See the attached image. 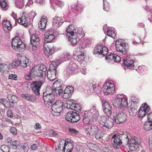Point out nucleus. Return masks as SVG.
Returning a JSON list of instances; mask_svg holds the SVG:
<instances>
[{
    "label": "nucleus",
    "instance_id": "1",
    "mask_svg": "<svg viewBox=\"0 0 152 152\" xmlns=\"http://www.w3.org/2000/svg\"><path fill=\"white\" fill-rule=\"evenodd\" d=\"M99 120L100 125L105 130H108L113 125V119L109 117L107 118L105 116H102Z\"/></svg>",
    "mask_w": 152,
    "mask_h": 152
},
{
    "label": "nucleus",
    "instance_id": "2",
    "mask_svg": "<svg viewBox=\"0 0 152 152\" xmlns=\"http://www.w3.org/2000/svg\"><path fill=\"white\" fill-rule=\"evenodd\" d=\"M12 47L15 50L19 52L24 51L25 49V45L18 37H16L12 39L11 42Z\"/></svg>",
    "mask_w": 152,
    "mask_h": 152
},
{
    "label": "nucleus",
    "instance_id": "3",
    "mask_svg": "<svg viewBox=\"0 0 152 152\" xmlns=\"http://www.w3.org/2000/svg\"><path fill=\"white\" fill-rule=\"evenodd\" d=\"M113 121L118 124L124 123L127 120L126 115L122 112L113 113Z\"/></svg>",
    "mask_w": 152,
    "mask_h": 152
},
{
    "label": "nucleus",
    "instance_id": "4",
    "mask_svg": "<svg viewBox=\"0 0 152 152\" xmlns=\"http://www.w3.org/2000/svg\"><path fill=\"white\" fill-rule=\"evenodd\" d=\"M63 103L60 100L54 102L51 106L52 113L54 116H58L62 110Z\"/></svg>",
    "mask_w": 152,
    "mask_h": 152
},
{
    "label": "nucleus",
    "instance_id": "5",
    "mask_svg": "<svg viewBox=\"0 0 152 152\" xmlns=\"http://www.w3.org/2000/svg\"><path fill=\"white\" fill-rule=\"evenodd\" d=\"M44 82L45 81L43 79L42 80L33 81L31 83V87L32 91L36 95H39L41 87Z\"/></svg>",
    "mask_w": 152,
    "mask_h": 152
},
{
    "label": "nucleus",
    "instance_id": "6",
    "mask_svg": "<svg viewBox=\"0 0 152 152\" xmlns=\"http://www.w3.org/2000/svg\"><path fill=\"white\" fill-rule=\"evenodd\" d=\"M61 82L58 80L56 81L53 84L52 86L53 94L56 96H59L63 91V89L65 88V86L61 84Z\"/></svg>",
    "mask_w": 152,
    "mask_h": 152
},
{
    "label": "nucleus",
    "instance_id": "7",
    "mask_svg": "<svg viewBox=\"0 0 152 152\" xmlns=\"http://www.w3.org/2000/svg\"><path fill=\"white\" fill-rule=\"evenodd\" d=\"M65 118L67 121L74 123L79 121L80 118L79 115L77 113L72 111L68 112L66 114Z\"/></svg>",
    "mask_w": 152,
    "mask_h": 152
},
{
    "label": "nucleus",
    "instance_id": "8",
    "mask_svg": "<svg viewBox=\"0 0 152 152\" xmlns=\"http://www.w3.org/2000/svg\"><path fill=\"white\" fill-rule=\"evenodd\" d=\"M84 49L82 47H79L77 48L74 52L73 58L79 61H83L85 58L84 55Z\"/></svg>",
    "mask_w": 152,
    "mask_h": 152
},
{
    "label": "nucleus",
    "instance_id": "9",
    "mask_svg": "<svg viewBox=\"0 0 152 152\" xmlns=\"http://www.w3.org/2000/svg\"><path fill=\"white\" fill-rule=\"evenodd\" d=\"M113 105L118 108L126 107L128 106L127 99L125 98H118L115 99L113 104Z\"/></svg>",
    "mask_w": 152,
    "mask_h": 152
},
{
    "label": "nucleus",
    "instance_id": "10",
    "mask_svg": "<svg viewBox=\"0 0 152 152\" xmlns=\"http://www.w3.org/2000/svg\"><path fill=\"white\" fill-rule=\"evenodd\" d=\"M120 41L117 40L115 42L116 50L123 54H125L128 50L127 48L128 45L126 43H122Z\"/></svg>",
    "mask_w": 152,
    "mask_h": 152
},
{
    "label": "nucleus",
    "instance_id": "11",
    "mask_svg": "<svg viewBox=\"0 0 152 152\" xmlns=\"http://www.w3.org/2000/svg\"><path fill=\"white\" fill-rule=\"evenodd\" d=\"M115 87L113 84L107 82L104 85L103 91L105 95L113 93L115 91Z\"/></svg>",
    "mask_w": 152,
    "mask_h": 152
},
{
    "label": "nucleus",
    "instance_id": "12",
    "mask_svg": "<svg viewBox=\"0 0 152 152\" xmlns=\"http://www.w3.org/2000/svg\"><path fill=\"white\" fill-rule=\"evenodd\" d=\"M150 109L149 106H148L146 103L142 104L139 110L138 113L139 117L141 118L146 114H149L150 113L149 111Z\"/></svg>",
    "mask_w": 152,
    "mask_h": 152
},
{
    "label": "nucleus",
    "instance_id": "13",
    "mask_svg": "<svg viewBox=\"0 0 152 152\" xmlns=\"http://www.w3.org/2000/svg\"><path fill=\"white\" fill-rule=\"evenodd\" d=\"M44 51L46 55L49 56L51 55L55 52L56 48L52 44H49L48 45H45L43 46Z\"/></svg>",
    "mask_w": 152,
    "mask_h": 152
},
{
    "label": "nucleus",
    "instance_id": "14",
    "mask_svg": "<svg viewBox=\"0 0 152 152\" xmlns=\"http://www.w3.org/2000/svg\"><path fill=\"white\" fill-rule=\"evenodd\" d=\"M108 51V49L107 47H103L102 46L99 45L95 47L94 53V54H101L103 57L107 55Z\"/></svg>",
    "mask_w": 152,
    "mask_h": 152
},
{
    "label": "nucleus",
    "instance_id": "15",
    "mask_svg": "<svg viewBox=\"0 0 152 152\" xmlns=\"http://www.w3.org/2000/svg\"><path fill=\"white\" fill-rule=\"evenodd\" d=\"M102 109L105 113L109 117L112 114V108L109 103L105 100L102 101Z\"/></svg>",
    "mask_w": 152,
    "mask_h": 152
},
{
    "label": "nucleus",
    "instance_id": "16",
    "mask_svg": "<svg viewBox=\"0 0 152 152\" xmlns=\"http://www.w3.org/2000/svg\"><path fill=\"white\" fill-rule=\"evenodd\" d=\"M106 59L108 62L112 63L113 62H119L121 60V58L116 54L111 53L106 57Z\"/></svg>",
    "mask_w": 152,
    "mask_h": 152
},
{
    "label": "nucleus",
    "instance_id": "17",
    "mask_svg": "<svg viewBox=\"0 0 152 152\" xmlns=\"http://www.w3.org/2000/svg\"><path fill=\"white\" fill-rule=\"evenodd\" d=\"M43 99L44 101V104L47 107H50L53 104L55 99V96L53 94L50 96L43 97Z\"/></svg>",
    "mask_w": 152,
    "mask_h": 152
},
{
    "label": "nucleus",
    "instance_id": "18",
    "mask_svg": "<svg viewBox=\"0 0 152 152\" xmlns=\"http://www.w3.org/2000/svg\"><path fill=\"white\" fill-rule=\"evenodd\" d=\"M53 33V31L52 30L48 31L45 33L44 43L50 42L54 39L55 36Z\"/></svg>",
    "mask_w": 152,
    "mask_h": 152
},
{
    "label": "nucleus",
    "instance_id": "19",
    "mask_svg": "<svg viewBox=\"0 0 152 152\" xmlns=\"http://www.w3.org/2000/svg\"><path fill=\"white\" fill-rule=\"evenodd\" d=\"M29 21L28 15L25 13H23L21 16L18 19L19 23L25 27L27 26Z\"/></svg>",
    "mask_w": 152,
    "mask_h": 152
},
{
    "label": "nucleus",
    "instance_id": "20",
    "mask_svg": "<svg viewBox=\"0 0 152 152\" xmlns=\"http://www.w3.org/2000/svg\"><path fill=\"white\" fill-rule=\"evenodd\" d=\"M111 140L112 141H113V144L114 146L117 149L122 144V142L118 135H113L111 138Z\"/></svg>",
    "mask_w": 152,
    "mask_h": 152
},
{
    "label": "nucleus",
    "instance_id": "21",
    "mask_svg": "<svg viewBox=\"0 0 152 152\" xmlns=\"http://www.w3.org/2000/svg\"><path fill=\"white\" fill-rule=\"evenodd\" d=\"M40 39L38 35L33 34L31 36L30 39V42L32 45L33 49H35L39 44Z\"/></svg>",
    "mask_w": 152,
    "mask_h": 152
},
{
    "label": "nucleus",
    "instance_id": "22",
    "mask_svg": "<svg viewBox=\"0 0 152 152\" xmlns=\"http://www.w3.org/2000/svg\"><path fill=\"white\" fill-rule=\"evenodd\" d=\"M99 130L97 126L93 125L89 126L86 129V132L89 135L93 136V135Z\"/></svg>",
    "mask_w": 152,
    "mask_h": 152
},
{
    "label": "nucleus",
    "instance_id": "23",
    "mask_svg": "<svg viewBox=\"0 0 152 152\" xmlns=\"http://www.w3.org/2000/svg\"><path fill=\"white\" fill-rule=\"evenodd\" d=\"M74 91V88L72 86H69L66 87L64 89L63 97L64 99L69 98L71 96V94Z\"/></svg>",
    "mask_w": 152,
    "mask_h": 152
},
{
    "label": "nucleus",
    "instance_id": "24",
    "mask_svg": "<svg viewBox=\"0 0 152 152\" xmlns=\"http://www.w3.org/2000/svg\"><path fill=\"white\" fill-rule=\"evenodd\" d=\"M124 64L128 68L132 69L134 66V61L130 57H127L123 60Z\"/></svg>",
    "mask_w": 152,
    "mask_h": 152
},
{
    "label": "nucleus",
    "instance_id": "25",
    "mask_svg": "<svg viewBox=\"0 0 152 152\" xmlns=\"http://www.w3.org/2000/svg\"><path fill=\"white\" fill-rule=\"evenodd\" d=\"M129 142V148L130 150L133 151L139 150L138 144L135 139H132Z\"/></svg>",
    "mask_w": 152,
    "mask_h": 152
},
{
    "label": "nucleus",
    "instance_id": "26",
    "mask_svg": "<svg viewBox=\"0 0 152 152\" xmlns=\"http://www.w3.org/2000/svg\"><path fill=\"white\" fill-rule=\"evenodd\" d=\"M22 97L27 101L31 102H35L37 100L36 97L32 94H23L21 95Z\"/></svg>",
    "mask_w": 152,
    "mask_h": 152
},
{
    "label": "nucleus",
    "instance_id": "27",
    "mask_svg": "<svg viewBox=\"0 0 152 152\" xmlns=\"http://www.w3.org/2000/svg\"><path fill=\"white\" fill-rule=\"evenodd\" d=\"M66 36H69L71 35L76 34L78 32L74 25H70L69 26L66 28Z\"/></svg>",
    "mask_w": 152,
    "mask_h": 152
},
{
    "label": "nucleus",
    "instance_id": "28",
    "mask_svg": "<svg viewBox=\"0 0 152 152\" xmlns=\"http://www.w3.org/2000/svg\"><path fill=\"white\" fill-rule=\"evenodd\" d=\"M64 144L66 148L65 149L66 152H71L74 147L72 140L67 139L65 140Z\"/></svg>",
    "mask_w": 152,
    "mask_h": 152
},
{
    "label": "nucleus",
    "instance_id": "29",
    "mask_svg": "<svg viewBox=\"0 0 152 152\" xmlns=\"http://www.w3.org/2000/svg\"><path fill=\"white\" fill-rule=\"evenodd\" d=\"M29 75H31L32 78H34L37 76L42 77L41 74L39 72L38 66H35L32 68L29 72Z\"/></svg>",
    "mask_w": 152,
    "mask_h": 152
},
{
    "label": "nucleus",
    "instance_id": "30",
    "mask_svg": "<svg viewBox=\"0 0 152 152\" xmlns=\"http://www.w3.org/2000/svg\"><path fill=\"white\" fill-rule=\"evenodd\" d=\"M62 18L58 16H55L53 18V25L56 27H60L63 23Z\"/></svg>",
    "mask_w": 152,
    "mask_h": 152
},
{
    "label": "nucleus",
    "instance_id": "31",
    "mask_svg": "<svg viewBox=\"0 0 152 152\" xmlns=\"http://www.w3.org/2000/svg\"><path fill=\"white\" fill-rule=\"evenodd\" d=\"M57 75L56 71L50 70L47 72V77L50 81H53L57 78Z\"/></svg>",
    "mask_w": 152,
    "mask_h": 152
},
{
    "label": "nucleus",
    "instance_id": "32",
    "mask_svg": "<svg viewBox=\"0 0 152 152\" xmlns=\"http://www.w3.org/2000/svg\"><path fill=\"white\" fill-rule=\"evenodd\" d=\"M47 22V17L45 16H43L38 24L39 28L41 29H45V28Z\"/></svg>",
    "mask_w": 152,
    "mask_h": 152
},
{
    "label": "nucleus",
    "instance_id": "33",
    "mask_svg": "<svg viewBox=\"0 0 152 152\" xmlns=\"http://www.w3.org/2000/svg\"><path fill=\"white\" fill-rule=\"evenodd\" d=\"M69 67L70 70L75 74L77 73L79 71L78 66L73 61L70 62Z\"/></svg>",
    "mask_w": 152,
    "mask_h": 152
},
{
    "label": "nucleus",
    "instance_id": "34",
    "mask_svg": "<svg viewBox=\"0 0 152 152\" xmlns=\"http://www.w3.org/2000/svg\"><path fill=\"white\" fill-rule=\"evenodd\" d=\"M90 86L92 87L94 92L96 94H99L101 92V88L98 84H96L93 82L90 84Z\"/></svg>",
    "mask_w": 152,
    "mask_h": 152
},
{
    "label": "nucleus",
    "instance_id": "35",
    "mask_svg": "<svg viewBox=\"0 0 152 152\" xmlns=\"http://www.w3.org/2000/svg\"><path fill=\"white\" fill-rule=\"evenodd\" d=\"M38 69L39 73L41 74L42 77L44 78L45 77L46 73V66L44 65H42L39 67L38 66Z\"/></svg>",
    "mask_w": 152,
    "mask_h": 152
},
{
    "label": "nucleus",
    "instance_id": "36",
    "mask_svg": "<svg viewBox=\"0 0 152 152\" xmlns=\"http://www.w3.org/2000/svg\"><path fill=\"white\" fill-rule=\"evenodd\" d=\"M7 97L9 101L12 104L17 103L18 101V97L14 95L9 94Z\"/></svg>",
    "mask_w": 152,
    "mask_h": 152
},
{
    "label": "nucleus",
    "instance_id": "37",
    "mask_svg": "<svg viewBox=\"0 0 152 152\" xmlns=\"http://www.w3.org/2000/svg\"><path fill=\"white\" fill-rule=\"evenodd\" d=\"M68 38V40L73 45H75L77 43V39H78V38L77 37L76 34L71 35L69 36H66Z\"/></svg>",
    "mask_w": 152,
    "mask_h": 152
},
{
    "label": "nucleus",
    "instance_id": "38",
    "mask_svg": "<svg viewBox=\"0 0 152 152\" xmlns=\"http://www.w3.org/2000/svg\"><path fill=\"white\" fill-rule=\"evenodd\" d=\"M20 65L23 68L26 67L29 65L28 63L29 60L26 57H23L22 60H20Z\"/></svg>",
    "mask_w": 152,
    "mask_h": 152
},
{
    "label": "nucleus",
    "instance_id": "39",
    "mask_svg": "<svg viewBox=\"0 0 152 152\" xmlns=\"http://www.w3.org/2000/svg\"><path fill=\"white\" fill-rule=\"evenodd\" d=\"M120 137V138L122 140L124 143L125 145H126L129 143V140L128 136L125 134H120L118 135Z\"/></svg>",
    "mask_w": 152,
    "mask_h": 152
},
{
    "label": "nucleus",
    "instance_id": "40",
    "mask_svg": "<svg viewBox=\"0 0 152 152\" xmlns=\"http://www.w3.org/2000/svg\"><path fill=\"white\" fill-rule=\"evenodd\" d=\"M60 61V60H57L52 62L50 65V68L51 69V70L56 71L57 67L59 64Z\"/></svg>",
    "mask_w": 152,
    "mask_h": 152
},
{
    "label": "nucleus",
    "instance_id": "41",
    "mask_svg": "<svg viewBox=\"0 0 152 152\" xmlns=\"http://www.w3.org/2000/svg\"><path fill=\"white\" fill-rule=\"evenodd\" d=\"M144 129L146 131H150L152 129V122L148 120L144 125Z\"/></svg>",
    "mask_w": 152,
    "mask_h": 152
},
{
    "label": "nucleus",
    "instance_id": "42",
    "mask_svg": "<svg viewBox=\"0 0 152 152\" xmlns=\"http://www.w3.org/2000/svg\"><path fill=\"white\" fill-rule=\"evenodd\" d=\"M51 94H53L52 87V88L49 87H47L45 91L43 92V97L50 96Z\"/></svg>",
    "mask_w": 152,
    "mask_h": 152
},
{
    "label": "nucleus",
    "instance_id": "43",
    "mask_svg": "<svg viewBox=\"0 0 152 152\" xmlns=\"http://www.w3.org/2000/svg\"><path fill=\"white\" fill-rule=\"evenodd\" d=\"M2 25L4 28H7L8 30H10L12 28L10 22L8 20H4L2 22Z\"/></svg>",
    "mask_w": 152,
    "mask_h": 152
},
{
    "label": "nucleus",
    "instance_id": "44",
    "mask_svg": "<svg viewBox=\"0 0 152 152\" xmlns=\"http://www.w3.org/2000/svg\"><path fill=\"white\" fill-rule=\"evenodd\" d=\"M73 101L72 100H70L65 101L64 103V106L67 108L72 109V105L74 104L73 103Z\"/></svg>",
    "mask_w": 152,
    "mask_h": 152
},
{
    "label": "nucleus",
    "instance_id": "45",
    "mask_svg": "<svg viewBox=\"0 0 152 152\" xmlns=\"http://www.w3.org/2000/svg\"><path fill=\"white\" fill-rule=\"evenodd\" d=\"M24 4V0H16L15 1V5L17 8L19 9L22 8Z\"/></svg>",
    "mask_w": 152,
    "mask_h": 152
},
{
    "label": "nucleus",
    "instance_id": "46",
    "mask_svg": "<svg viewBox=\"0 0 152 152\" xmlns=\"http://www.w3.org/2000/svg\"><path fill=\"white\" fill-rule=\"evenodd\" d=\"M128 110L129 114L131 116H133L136 115L137 112V110L132 106L129 107Z\"/></svg>",
    "mask_w": 152,
    "mask_h": 152
},
{
    "label": "nucleus",
    "instance_id": "47",
    "mask_svg": "<svg viewBox=\"0 0 152 152\" xmlns=\"http://www.w3.org/2000/svg\"><path fill=\"white\" fill-rule=\"evenodd\" d=\"M20 60L19 59L14 61L11 64L10 67L11 68H15L17 67L20 65Z\"/></svg>",
    "mask_w": 152,
    "mask_h": 152
},
{
    "label": "nucleus",
    "instance_id": "48",
    "mask_svg": "<svg viewBox=\"0 0 152 152\" xmlns=\"http://www.w3.org/2000/svg\"><path fill=\"white\" fill-rule=\"evenodd\" d=\"M20 148L24 152H27L28 149V147L27 143H24L23 144L21 143Z\"/></svg>",
    "mask_w": 152,
    "mask_h": 152
},
{
    "label": "nucleus",
    "instance_id": "49",
    "mask_svg": "<svg viewBox=\"0 0 152 152\" xmlns=\"http://www.w3.org/2000/svg\"><path fill=\"white\" fill-rule=\"evenodd\" d=\"M93 136H94L96 138L99 140H102V137H103V134L99 130L96 133L93 135Z\"/></svg>",
    "mask_w": 152,
    "mask_h": 152
},
{
    "label": "nucleus",
    "instance_id": "50",
    "mask_svg": "<svg viewBox=\"0 0 152 152\" xmlns=\"http://www.w3.org/2000/svg\"><path fill=\"white\" fill-rule=\"evenodd\" d=\"M103 10L106 11H108L110 9V6L106 0H103Z\"/></svg>",
    "mask_w": 152,
    "mask_h": 152
},
{
    "label": "nucleus",
    "instance_id": "51",
    "mask_svg": "<svg viewBox=\"0 0 152 152\" xmlns=\"http://www.w3.org/2000/svg\"><path fill=\"white\" fill-rule=\"evenodd\" d=\"M50 2L52 1L53 3L57 5L58 7H61L64 5V3L63 2L60 1L58 0H50Z\"/></svg>",
    "mask_w": 152,
    "mask_h": 152
},
{
    "label": "nucleus",
    "instance_id": "52",
    "mask_svg": "<svg viewBox=\"0 0 152 152\" xmlns=\"http://www.w3.org/2000/svg\"><path fill=\"white\" fill-rule=\"evenodd\" d=\"M72 7L73 9L78 11H81L83 9L82 7L80 4L72 5Z\"/></svg>",
    "mask_w": 152,
    "mask_h": 152
},
{
    "label": "nucleus",
    "instance_id": "53",
    "mask_svg": "<svg viewBox=\"0 0 152 152\" xmlns=\"http://www.w3.org/2000/svg\"><path fill=\"white\" fill-rule=\"evenodd\" d=\"M107 34L108 36L114 38L115 36V34L114 31L112 30L108 29L107 31Z\"/></svg>",
    "mask_w": 152,
    "mask_h": 152
},
{
    "label": "nucleus",
    "instance_id": "54",
    "mask_svg": "<svg viewBox=\"0 0 152 152\" xmlns=\"http://www.w3.org/2000/svg\"><path fill=\"white\" fill-rule=\"evenodd\" d=\"M72 108L71 109L75 110L76 111H80L81 110V107L80 105L77 104H74L72 105Z\"/></svg>",
    "mask_w": 152,
    "mask_h": 152
},
{
    "label": "nucleus",
    "instance_id": "55",
    "mask_svg": "<svg viewBox=\"0 0 152 152\" xmlns=\"http://www.w3.org/2000/svg\"><path fill=\"white\" fill-rule=\"evenodd\" d=\"M84 117L83 119V122L84 123L86 124H88L90 122L91 120L90 118L87 116V115L86 116V113H84Z\"/></svg>",
    "mask_w": 152,
    "mask_h": 152
},
{
    "label": "nucleus",
    "instance_id": "56",
    "mask_svg": "<svg viewBox=\"0 0 152 152\" xmlns=\"http://www.w3.org/2000/svg\"><path fill=\"white\" fill-rule=\"evenodd\" d=\"M0 149L3 152H9L10 151L9 148L6 145H3L1 146Z\"/></svg>",
    "mask_w": 152,
    "mask_h": 152
},
{
    "label": "nucleus",
    "instance_id": "57",
    "mask_svg": "<svg viewBox=\"0 0 152 152\" xmlns=\"http://www.w3.org/2000/svg\"><path fill=\"white\" fill-rule=\"evenodd\" d=\"M10 102L8 101L7 100H6L4 105L7 108H10L12 107H14V105L10 103Z\"/></svg>",
    "mask_w": 152,
    "mask_h": 152
},
{
    "label": "nucleus",
    "instance_id": "58",
    "mask_svg": "<svg viewBox=\"0 0 152 152\" xmlns=\"http://www.w3.org/2000/svg\"><path fill=\"white\" fill-rule=\"evenodd\" d=\"M60 140H59L58 142L59 144V142H61V147L62 148H63V149H62V150H63V152H65V149L66 148L65 147V144L64 142L65 141V140L63 139H60Z\"/></svg>",
    "mask_w": 152,
    "mask_h": 152
},
{
    "label": "nucleus",
    "instance_id": "59",
    "mask_svg": "<svg viewBox=\"0 0 152 152\" xmlns=\"http://www.w3.org/2000/svg\"><path fill=\"white\" fill-rule=\"evenodd\" d=\"M7 4L5 0H0V6L2 8L4 9L7 6Z\"/></svg>",
    "mask_w": 152,
    "mask_h": 152
},
{
    "label": "nucleus",
    "instance_id": "60",
    "mask_svg": "<svg viewBox=\"0 0 152 152\" xmlns=\"http://www.w3.org/2000/svg\"><path fill=\"white\" fill-rule=\"evenodd\" d=\"M63 57L64 58H63L64 61H66L67 60L69 59L71 57V56L69 53H64V55Z\"/></svg>",
    "mask_w": 152,
    "mask_h": 152
},
{
    "label": "nucleus",
    "instance_id": "61",
    "mask_svg": "<svg viewBox=\"0 0 152 152\" xmlns=\"http://www.w3.org/2000/svg\"><path fill=\"white\" fill-rule=\"evenodd\" d=\"M10 132L13 135H16L17 134V129L14 127H12L10 128Z\"/></svg>",
    "mask_w": 152,
    "mask_h": 152
},
{
    "label": "nucleus",
    "instance_id": "62",
    "mask_svg": "<svg viewBox=\"0 0 152 152\" xmlns=\"http://www.w3.org/2000/svg\"><path fill=\"white\" fill-rule=\"evenodd\" d=\"M131 100L134 103H138L139 102V100L138 98H136L135 96H132L131 98Z\"/></svg>",
    "mask_w": 152,
    "mask_h": 152
},
{
    "label": "nucleus",
    "instance_id": "63",
    "mask_svg": "<svg viewBox=\"0 0 152 152\" xmlns=\"http://www.w3.org/2000/svg\"><path fill=\"white\" fill-rule=\"evenodd\" d=\"M49 134L51 136H56L58 135V134L53 130L49 131Z\"/></svg>",
    "mask_w": 152,
    "mask_h": 152
},
{
    "label": "nucleus",
    "instance_id": "64",
    "mask_svg": "<svg viewBox=\"0 0 152 152\" xmlns=\"http://www.w3.org/2000/svg\"><path fill=\"white\" fill-rule=\"evenodd\" d=\"M69 132L72 134H77L78 133L77 130L74 129H69Z\"/></svg>",
    "mask_w": 152,
    "mask_h": 152
}]
</instances>
